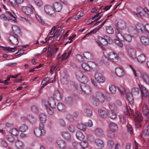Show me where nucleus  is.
<instances>
[{"mask_svg":"<svg viewBox=\"0 0 149 149\" xmlns=\"http://www.w3.org/2000/svg\"><path fill=\"white\" fill-rule=\"evenodd\" d=\"M50 78L49 77H47L42 82L41 84L44 86H45L48 83H52L53 82V80L49 81Z\"/></svg>","mask_w":149,"mask_h":149,"instance_id":"38","label":"nucleus"},{"mask_svg":"<svg viewBox=\"0 0 149 149\" xmlns=\"http://www.w3.org/2000/svg\"><path fill=\"white\" fill-rule=\"evenodd\" d=\"M36 5L39 7H41L43 5V2L41 0H34Z\"/></svg>","mask_w":149,"mask_h":149,"instance_id":"54","label":"nucleus"},{"mask_svg":"<svg viewBox=\"0 0 149 149\" xmlns=\"http://www.w3.org/2000/svg\"><path fill=\"white\" fill-rule=\"evenodd\" d=\"M95 80L100 83H103L105 81V79L102 74L99 72H96L95 74Z\"/></svg>","mask_w":149,"mask_h":149,"instance_id":"9","label":"nucleus"},{"mask_svg":"<svg viewBox=\"0 0 149 149\" xmlns=\"http://www.w3.org/2000/svg\"><path fill=\"white\" fill-rule=\"evenodd\" d=\"M21 10L23 12L28 15L32 14L34 11V9L32 6L30 5L26 6H22Z\"/></svg>","mask_w":149,"mask_h":149,"instance_id":"7","label":"nucleus"},{"mask_svg":"<svg viewBox=\"0 0 149 149\" xmlns=\"http://www.w3.org/2000/svg\"><path fill=\"white\" fill-rule=\"evenodd\" d=\"M81 67L82 68L86 71H89L90 70V68L89 67V65L88 63H83L81 64Z\"/></svg>","mask_w":149,"mask_h":149,"instance_id":"47","label":"nucleus"},{"mask_svg":"<svg viewBox=\"0 0 149 149\" xmlns=\"http://www.w3.org/2000/svg\"><path fill=\"white\" fill-rule=\"evenodd\" d=\"M141 93V96L142 97H146L148 95V92L145 87L141 85L139 86Z\"/></svg>","mask_w":149,"mask_h":149,"instance_id":"20","label":"nucleus"},{"mask_svg":"<svg viewBox=\"0 0 149 149\" xmlns=\"http://www.w3.org/2000/svg\"><path fill=\"white\" fill-rule=\"evenodd\" d=\"M108 116L112 119H114L116 118V115L115 112L111 111L108 112Z\"/></svg>","mask_w":149,"mask_h":149,"instance_id":"42","label":"nucleus"},{"mask_svg":"<svg viewBox=\"0 0 149 149\" xmlns=\"http://www.w3.org/2000/svg\"><path fill=\"white\" fill-rule=\"evenodd\" d=\"M126 26L125 22L123 20H120L118 22L117 24V29H124Z\"/></svg>","mask_w":149,"mask_h":149,"instance_id":"27","label":"nucleus"},{"mask_svg":"<svg viewBox=\"0 0 149 149\" xmlns=\"http://www.w3.org/2000/svg\"><path fill=\"white\" fill-rule=\"evenodd\" d=\"M132 95L130 93L127 94V97L129 103L132 104L133 103L134 99L132 96Z\"/></svg>","mask_w":149,"mask_h":149,"instance_id":"44","label":"nucleus"},{"mask_svg":"<svg viewBox=\"0 0 149 149\" xmlns=\"http://www.w3.org/2000/svg\"><path fill=\"white\" fill-rule=\"evenodd\" d=\"M77 127L80 130L85 131L86 130V128L85 126L81 123H79L77 125Z\"/></svg>","mask_w":149,"mask_h":149,"instance_id":"50","label":"nucleus"},{"mask_svg":"<svg viewBox=\"0 0 149 149\" xmlns=\"http://www.w3.org/2000/svg\"><path fill=\"white\" fill-rule=\"evenodd\" d=\"M105 100V96L102 92H96L94 96L91 97L90 100L94 105L97 106L99 105V102L103 103Z\"/></svg>","mask_w":149,"mask_h":149,"instance_id":"3","label":"nucleus"},{"mask_svg":"<svg viewBox=\"0 0 149 149\" xmlns=\"http://www.w3.org/2000/svg\"><path fill=\"white\" fill-rule=\"evenodd\" d=\"M28 120L30 123L33 124L35 123L36 121V118L31 115H30V116H29Z\"/></svg>","mask_w":149,"mask_h":149,"instance_id":"52","label":"nucleus"},{"mask_svg":"<svg viewBox=\"0 0 149 149\" xmlns=\"http://www.w3.org/2000/svg\"><path fill=\"white\" fill-rule=\"evenodd\" d=\"M143 134L144 136L149 135V125L147 126L143 131Z\"/></svg>","mask_w":149,"mask_h":149,"instance_id":"49","label":"nucleus"},{"mask_svg":"<svg viewBox=\"0 0 149 149\" xmlns=\"http://www.w3.org/2000/svg\"><path fill=\"white\" fill-rule=\"evenodd\" d=\"M39 119L40 121L42 123H45L47 120L46 116L45 114L43 113H40L39 115Z\"/></svg>","mask_w":149,"mask_h":149,"instance_id":"31","label":"nucleus"},{"mask_svg":"<svg viewBox=\"0 0 149 149\" xmlns=\"http://www.w3.org/2000/svg\"><path fill=\"white\" fill-rule=\"evenodd\" d=\"M137 59L139 62L143 63L146 61V56L143 54H141L137 57Z\"/></svg>","mask_w":149,"mask_h":149,"instance_id":"29","label":"nucleus"},{"mask_svg":"<svg viewBox=\"0 0 149 149\" xmlns=\"http://www.w3.org/2000/svg\"><path fill=\"white\" fill-rule=\"evenodd\" d=\"M141 42L142 43L145 45H149V39L146 37H141L140 38Z\"/></svg>","mask_w":149,"mask_h":149,"instance_id":"33","label":"nucleus"},{"mask_svg":"<svg viewBox=\"0 0 149 149\" xmlns=\"http://www.w3.org/2000/svg\"><path fill=\"white\" fill-rule=\"evenodd\" d=\"M15 145L17 149H24V148L23 143L19 140H17L15 141Z\"/></svg>","mask_w":149,"mask_h":149,"instance_id":"22","label":"nucleus"},{"mask_svg":"<svg viewBox=\"0 0 149 149\" xmlns=\"http://www.w3.org/2000/svg\"><path fill=\"white\" fill-rule=\"evenodd\" d=\"M136 28L137 31L140 33H144V26L141 23H138L136 24Z\"/></svg>","mask_w":149,"mask_h":149,"instance_id":"24","label":"nucleus"},{"mask_svg":"<svg viewBox=\"0 0 149 149\" xmlns=\"http://www.w3.org/2000/svg\"><path fill=\"white\" fill-rule=\"evenodd\" d=\"M115 131H113L111 130H109L107 132V136L111 138H113L115 137V134L114 132Z\"/></svg>","mask_w":149,"mask_h":149,"instance_id":"48","label":"nucleus"},{"mask_svg":"<svg viewBox=\"0 0 149 149\" xmlns=\"http://www.w3.org/2000/svg\"><path fill=\"white\" fill-rule=\"evenodd\" d=\"M106 30L107 33L109 34H112L114 32V30L113 28L111 26H107Z\"/></svg>","mask_w":149,"mask_h":149,"instance_id":"46","label":"nucleus"},{"mask_svg":"<svg viewBox=\"0 0 149 149\" xmlns=\"http://www.w3.org/2000/svg\"><path fill=\"white\" fill-rule=\"evenodd\" d=\"M131 94L133 95H136L139 93V88L138 87H134L131 89Z\"/></svg>","mask_w":149,"mask_h":149,"instance_id":"36","label":"nucleus"},{"mask_svg":"<svg viewBox=\"0 0 149 149\" xmlns=\"http://www.w3.org/2000/svg\"><path fill=\"white\" fill-rule=\"evenodd\" d=\"M118 89L122 94L123 95L125 94V90L123 86H120L118 87Z\"/></svg>","mask_w":149,"mask_h":149,"instance_id":"53","label":"nucleus"},{"mask_svg":"<svg viewBox=\"0 0 149 149\" xmlns=\"http://www.w3.org/2000/svg\"><path fill=\"white\" fill-rule=\"evenodd\" d=\"M36 17L40 22L42 24H44L45 23L44 21L42 19L41 17L39 15L36 14Z\"/></svg>","mask_w":149,"mask_h":149,"instance_id":"63","label":"nucleus"},{"mask_svg":"<svg viewBox=\"0 0 149 149\" xmlns=\"http://www.w3.org/2000/svg\"><path fill=\"white\" fill-rule=\"evenodd\" d=\"M80 144L82 148H85L88 146V143L86 141H83L81 142Z\"/></svg>","mask_w":149,"mask_h":149,"instance_id":"56","label":"nucleus"},{"mask_svg":"<svg viewBox=\"0 0 149 149\" xmlns=\"http://www.w3.org/2000/svg\"><path fill=\"white\" fill-rule=\"evenodd\" d=\"M119 117L120 123H124L126 120L127 117L123 115H119Z\"/></svg>","mask_w":149,"mask_h":149,"instance_id":"51","label":"nucleus"},{"mask_svg":"<svg viewBox=\"0 0 149 149\" xmlns=\"http://www.w3.org/2000/svg\"><path fill=\"white\" fill-rule=\"evenodd\" d=\"M135 28L132 26H129L128 28V31L129 33H132L135 31Z\"/></svg>","mask_w":149,"mask_h":149,"instance_id":"62","label":"nucleus"},{"mask_svg":"<svg viewBox=\"0 0 149 149\" xmlns=\"http://www.w3.org/2000/svg\"><path fill=\"white\" fill-rule=\"evenodd\" d=\"M42 104L45 106L47 113L50 115H52L54 112V109L56 108V102L53 98H49L48 100L42 101Z\"/></svg>","mask_w":149,"mask_h":149,"instance_id":"2","label":"nucleus"},{"mask_svg":"<svg viewBox=\"0 0 149 149\" xmlns=\"http://www.w3.org/2000/svg\"><path fill=\"white\" fill-rule=\"evenodd\" d=\"M85 125L87 127H91L93 126V123L91 120H89L87 122L85 123Z\"/></svg>","mask_w":149,"mask_h":149,"instance_id":"61","label":"nucleus"},{"mask_svg":"<svg viewBox=\"0 0 149 149\" xmlns=\"http://www.w3.org/2000/svg\"><path fill=\"white\" fill-rule=\"evenodd\" d=\"M109 91L112 94H115L116 91V86L112 84L110 85L109 86Z\"/></svg>","mask_w":149,"mask_h":149,"instance_id":"39","label":"nucleus"},{"mask_svg":"<svg viewBox=\"0 0 149 149\" xmlns=\"http://www.w3.org/2000/svg\"><path fill=\"white\" fill-rule=\"evenodd\" d=\"M115 73L119 77H123L125 76V73L123 69L121 67H116L115 69Z\"/></svg>","mask_w":149,"mask_h":149,"instance_id":"13","label":"nucleus"},{"mask_svg":"<svg viewBox=\"0 0 149 149\" xmlns=\"http://www.w3.org/2000/svg\"><path fill=\"white\" fill-rule=\"evenodd\" d=\"M109 58L114 62H117L118 60V57L116 53L113 52H110L108 54Z\"/></svg>","mask_w":149,"mask_h":149,"instance_id":"15","label":"nucleus"},{"mask_svg":"<svg viewBox=\"0 0 149 149\" xmlns=\"http://www.w3.org/2000/svg\"><path fill=\"white\" fill-rule=\"evenodd\" d=\"M28 128V127L26 125L23 124L19 127V130L20 132H24L26 131Z\"/></svg>","mask_w":149,"mask_h":149,"instance_id":"43","label":"nucleus"},{"mask_svg":"<svg viewBox=\"0 0 149 149\" xmlns=\"http://www.w3.org/2000/svg\"><path fill=\"white\" fill-rule=\"evenodd\" d=\"M6 139L9 141L12 142L15 140V139L11 134H9L6 136Z\"/></svg>","mask_w":149,"mask_h":149,"instance_id":"58","label":"nucleus"},{"mask_svg":"<svg viewBox=\"0 0 149 149\" xmlns=\"http://www.w3.org/2000/svg\"><path fill=\"white\" fill-rule=\"evenodd\" d=\"M65 102L66 104L69 105H71L72 103V98L70 97L66 98L65 100Z\"/></svg>","mask_w":149,"mask_h":149,"instance_id":"55","label":"nucleus"},{"mask_svg":"<svg viewBox=\"0 0 149 149\" xmlns=\"http://www.w3.org/2000/svg\"><path fill=\"white\" fill-rule=\"evenodd\" d=\"M95 134L97 135L101 136L104 135V133L102 130L97 128L95 129Z\"/></svg>","mask_w":149,"mask_h":149,"instance_id":"35","label":"nucleus"},{"mask_svg":"<svg viewBox=\"0 0 149 149\" xmlns=\"http://www.w3.org/2000/svg\"><path fill=\"white\" fill-rule=\"evenodd\" d=\"M95 143L97 147L100 149L103 148L104 146V141L101 139H96L95 141Z\"/></svg>","mask_w":149,"mask_h":149,"instance_id":"16","label":"nucleus"},{"mask_svg":"<svg viewBox=\"0 0 149 149\" xmlns=\"http://www.w3.org/2000/svg\"><path fill=\"white\" fill-rule=\"evenodd\" d=\"M53 7L55 11L57 12H60L62 8V6L60 3L56 2L53 4Z\"/></svg>","mask_w":149,"mask_h":149,"instance_id":"21","label":"nucleus"},{"mask_svg":"<svg viewBox=\"0 0 149 149\" xmlns=\"http://www.w3.org/2000/svg\"><path fill=\"white\" fill-rule=\"evenodd\" d=\"M129 109L130 112L128 107L127 106L126 107L124 111V113L125 114L130 116L131 114L133 116H134V120L135 121L141 122L143 120L142 116L139 111H137L135 115H134L133 110L130 107H129Z\"/></svg>","mask_w":149,"mask_h":149,"instance_id":"4","label":"nucleus"},{"mask_svg":"<svg viewBox=\"0 0 149 149\" xmlns=\"http://www.w3.org/2000/svg\"><path fill=\"white\" fill-rule=\"evenodd\" d=\"M12 29L13 31V33L12 34L19 35L20 34V29L18 26L13 25L12 26Z\"/></svg>","mask_w":149,"mask_h":149,"instance_id":"26","label":"nucleus"},{"mask_svg":"<svg viewBox=\"0 0 149 149\" xmlns=\"http://www.w3.org/2000/svg\"><path fill=\"white\" fill-rule=\"evenodd\" d=\"M76 136L80 140H82L84 137V135L81 132L78 131L76 132Z\"/></svg>","mask_w":149,"mask_h":149,"instance_id":"34","label":"nucleus"},{"mask_svg":"<svg viewBox=\"0 0 149 149\" xmlns=\"http://www.w3.org/2000/svg\"><path fill=\"white\" fill-rule=\"evenodd\" d=\"M18 35L15 34L10 35L9 37L10 41L14 45H17L19 42Z\"/></svg>","mask_w":149,"mask_h":149,"instance_id":"11","label":"nucleus"},{"mask_svg":"<svg viewBox=\"0 0 149 149\" xmlns=\"http://www.w3.org/2000/svg\"><path fill=\"white\" fill-rule=\"evenodd\" d=\"M6 15H9V16H6L4 14H2L1 15V18L4 20H11L14 22H16L17 20L16 17L14 16L9 11H6Z\"/></svg>","mask_w":149,"mask_h":149,"instance_id":"8","label":"nucleus"},{"mask_svg":"<svg viewBox=\"0 0 149 149\" xmlns=\"http://www.w3.org/2000/svg\"><path fill=\"white\" fill-rule=\"evenodd\" d=\"M115 33L116 37L120 40H123V36H122L120 30L117 29L115 30Z\"/></svg>","mask_w":149,"mask_h":149,"instance_id":"28","label":"nucleus"},{"mask_svg":"<svg viewBox=\"0 0 149 149\" xmlns=\"http://www.w3.org/2000/svg\"><path fill=\"white\" fill-rule=\"evenodd\" d=\"M130 67L132 70L136 77L139 78L146 84L149 85V75L145 72H141L139 70H135L131 65Z\"/></svg>","mask_w":149,"mask_h":149,"instance_id":"1","label":"nucleus"},{"mask_svg":"<svg viewBox=\"0 0 149 149\" xmlns=\"http://www.w3.org/2000/svg\"><path fill=\"white\" fill-rule=\"evenodd\" d=\"M61 135L64 138L67 140H70L71 139V136L70 134L66 132H64L61 133Z\"/></svg>","mask_w":149,"mask_h":149,"instance_id":"32","label":"nucleus"},{"mask_svg":"<svg viewBox=\"0 0 149 149\" xmlns=\"http://www.w3.org/2000/svg\"><path fill=\"white\" fill-rule=\"evenodd\" d=\"M45 12L49 15L53 16L55 13V11L52 7L49 5H46L44 7Z\"/></svg>","mask_w":149,"mask_h":149,"instance_id":"10","label":"nucleus"},{"mask_svg":"<svg viewBox=\"0 0 149 149\" xmlns=\"http://www.w3.org/2000/svg\"><path fill=\"white\" fill-rule=\"evenodd\" d=\"M127 49L128 53L130 56L133 58H135L136 56L135 49L131 46L127 47Z\"/></svg>","mask_w":149,"mask_h":149,"instance_id":"14","label":"nucleus"},{"mask_svg":"<svg viewBox=\"0 0 149 149\" xmlns=\"http://www.w3.org/2000/svg\"><path fill=\"white\" fill-rule=\"evenodd\" d=\"M132 39V36L130 34L126 33L123 36V40H125L128 42H130Z\"/></svg>","mask_w":149,"mask_h":149,"instance_id":"30","label":"nucleus"},{"mask_svg":"<svg viewBox=\"0 0 149 149\" xmlns=\"http://www.w3.org/2000/svg\"><path fill=\"white\" fill-rule=\"evenodd\" d=\"M118 127L117 124L113 122H111L109 123V130L113 131H116L118 129Z\"/></svg>","mask_w":149,"mask_h":149,"instance_id":"25","label":"nucleus"},{"mask_svg":"<svg viewBox=\"0 0 149 149\" xmlns=\"http://www.w3.org/2000/svg\"><path fill=\"white\" fill-rule=\"evenodd\" d=\"M84 112L88 116H90L92 115V111L89 108H86L84 109Z\"/></svg>","mask_w":149,"mask_h":149,"instance_id":"41","label":"nucleus"},{"mask_svg":"<svg viewBox=\"0 0 149 149\" xmlns=\"http://www.w3.org/2000/svg\"><path fill=\"white\" fill-rule=\"evenodd\" d=\"M62 83L63 84H67L68 83V80L66 76L63 77L61 79Z\"/></svg>","mask_w":149,"mask_h":149,"instance_id":"57","label":"nucleus"},{"mask_svg":"<svg viewBox=\"0 0 149 149\" xmlns=\"http://www.w3.org/2000/svg\"><path fill=\"white\" fill-rule=\"evenodd\" d=\"M56 143L58 147L62 149H64L67 147L66 142L62 140H58L56 141Z\"/></svg>","mask_w":149,"mask_h":149,"instance_id":"18","label":"nucleus"},{"mask_svg":"<svg viewBox=\"0 0 149 149\" xmlns=\"http://www.w3.org/2000/svg\"><path fill=\"white\" fill-rule=\"evenodd\" d=\"M58 123L61 126L64 127L66 125L65 122L62 119H59L58 120Z\"/></svg>","mask_w":149,"mask_h":149,"instance_id":"64","label":"nucleus"},{"mask_svg":"<svg viewBox=\"0 0 149 149\" xmlns=\"http://www.w3.org/2000/svg\"><path fill=\"white\" fill-rule=\"evenodd\" d=\"M76 75L77 78L81 79L84 82H88V79L86 77H84L83 74L80 72H76Z\"/></svg>","mask_w":149,"mask_h":149,"instance_id":"23","label":"nucleus"},{"mask_svg":"<svg viewBox=\"0 0 149 149\" xmlns=\"http://www.w3.org/2000/svg\"><path fill=\"white\" fill-rule=\"evenodd\" d=\"M85 82L82 83L81 85H77V87L75 88L77 89L79 93H83L86 94H89L91 91V88L89 86L85 84Z\"/></svg>","mask_w":149,"mask_h":149,"instance_id":"5","label":"nucleus"},{"mask_svg":"<svg viewBox=\"0 0 149 149\" xmlns=\"http://www.w3.org/2000/svg\"><path fill=\"white\" fill-rule=\"evenodd\" d=\"M98 112L99 115L102 118H105L108 116V112L106 109H100Z\"/></svg>","mask_w":149,"mask_h":149,"instance_id":"19","label":"nucleus"},{"mask_svg":"<svg viewBox=\"0 0 149 149\" xmlns=\"http://www.w3.org/2000/svg\"><path fill=\"white\" fill-rule=\"evenodd\" d=\"M10 132L11 134L15 135H17L19 133L18 130L15 128H13L10 130Z\"/></svg>","mask_w":149,"mask_h":149,"instance_id":"45","label":"nucleus"},{"mask_svg":"<svg viewBox=\"0 0 149 149\" xmlns=\"http://www.w3.org/2000/svg\"><path fill=\"white\" fill-rule=\"evenodd\" d=\"M44 125L40 123L39 125V128H36L34 129V132L35 134L38 137H40L44 135L45 133L44 129Z\"/></svg>","mask_w":149,"mask_h":149,"instance_id":"6","label":"nucleus"},{"mask_svg":"<svg viewBox=\"0 0 149 149\" xmlns=\"http://www.w3.org/2000/svg\"><path fill=\"white\" fill-rule=\"evenodd\" d=\"M127 132L130 133L131 135H132L133 134V132L131 126L130 124H128L127 125Z\"/></svg>","mask_w":149,"mask_h":149,"instance_id":"59","label":"nucleus"},{"mask_svg":"<svg viewBox=\"0 0 149 149\" xmlns=\"http://www.w3.org/2000/svg\"><path fill=\"white\" fill-rule=\"evenodd\" d=\"M84 57L88 60H91L93 59V56L89 52H85L83 54Z\"/></svg>","mask_w":149,"mask_h":149,"instance_id":"37","label":"nucleus"},{"mask_svg":"<svg viewBox=\"0 0 149 149\" xmlns=\"http://www.w3.org/2000/svg\"><path fill=\"white\" fill-rule=\"evenodd\" d=\"M57 108L58 110L60 111H63L65 108V105L61 103H58V104Z\"/></svg>","mask_w":149,"mask_h":149,"instance_id":"40","label":"nucleus"},{"mask_svg":"<svg viewBox=\"0 0 149 149\" xmlns=\"http://www.w3.org/2000/svg\"><path fill=\"white\" fill-rule=\"evenodd\" d=\"M17 48V47L10 48L8 47H4V50L6 51H10L11 52H14L15 49Z\"/></svg>","mask_w":149,"mask_h":149,"instance_id":"60","label":"nucleus"},{"mask_svg":"<svg viewBox=\"0 0 149 149\" xmlns=\"http://www.w3.org/2000/svg\"><path fill=\"white\" fill-rule=\"evenodd\" d=\"M141 107L144 115H147L149 114V110L146 104L142 102L141 104Z\"/></svg>","mask_w":149,"mask_h":149,"instance_id":"17","label":"nucleus"},{"mask_svg":"<svg viewBox=\"0 0 149 149\" xmlns=\"http://www.w3.org/2000/svg\"><path fill=\"white\" fill-rule=\"evenodd\" d=\"M98 45L102 48V49H104L103 46H105L107 44V42L106 40L101 37H99L97 38V41L96 42Z\"/></svg>","mask_w":149,"mask_h":149,"instance_id":"12","label":"nucleus"}]
</instances>
